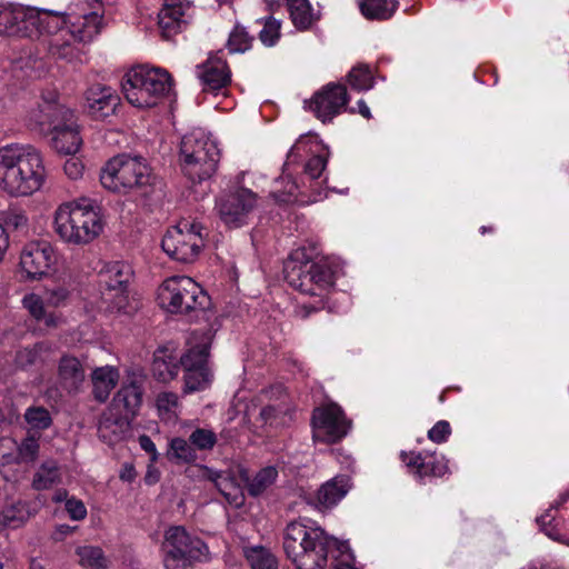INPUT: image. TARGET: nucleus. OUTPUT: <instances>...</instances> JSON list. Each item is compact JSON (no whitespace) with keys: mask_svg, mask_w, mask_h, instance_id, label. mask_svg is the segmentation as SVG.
I'll return each instance as SVG.
<instances>
[{"mask_svg":"<svg viewBox=\"0 0 569 569\" xmlns=\"http://www.w3.org/2000/svg\"><path fill=\"white\" fill-rule=\"evenodd\" d=\"M209 347V338L206 337L200 343L191 346L190 349L180 357V363L186 371V392L202 390L210 383L211 372L207 365Z\"/></svg>","mask_w":569,"mask_h":569,"instance_id":"dca6fc26","label":"nucleus"},{"mask_svg":"<svg viewBox=\"0 0 569 569\" xmlns=\"http://www.w3.org/2000/svg\"><path fill=\"white\" fill-rule=\"evenodd\" d=\"M281 23L274 18H268L264 22L262 30L260 31V40L266 46H273L280 36Z\"/></svg>","mask_w":569,"mask_h":569,"instance_id":"3c124183","label":"nucleus"},{"mask_svg":"<svg viewBox=\"0 0 569 569\" xmlns=\"http://www.w3.org/2000/svg\"><path fill=\"white\" fill-rule=\"evenodd\" d=\"M351 421L337 403H328L313 410L312 438L315 441L335 443L345 438Z\"/></svg>","mask_w":569,"mask_h":569,"instance_id":"2eb2a0df","label":"nucleus"},{"mask_svg":"<svg viewBox=\"0 0 569 569\" xmlns=\"http://www.w3.org/2000/svg\"><path fill=\"white\" fill-rule=\"evenodd\" d=\"M64 173L72 180H77L82 177L84 167L78 158H70L64 162Z\"/></svg>","mask_w":569,"mask_h":569,"instance_id":"4d7b16f0","label":"nucleus"},{"mask_svg":"<svg viewBox=\"0 0 569 569\" xmlns=\"http://www.w3.org/2000/svg\"><path fill=\"white\" fill-rule=\"evenodd\" d=\"M156 407L162 420H174L180 407L178 395L170 391L160 392L156 399Z\"/></svg>","mask_w":569,"mask_h":569,"instance_id":"a19ab883","label":"nucleus"},{"mask_svg":"<svg viewBox=\"0 0 569 569\" xmlns=\"http://www.w3.org/2000/svg\"><path fill=\"white\" fill-rule=\"evenodd\" d=\"M401 459L409 472L419 481H425L430 477H442L448 472V465L443 456L427 452H402Z\"/></svg>","mask_w":569,"mask_h":569,"instance_id":"412c9836","label":"nucleus"},{"mask_svg":"<svg viewBox=\"0 0 569 569\" xmlns=\"http://www.w3.org/2000/svg\"><path fill=\"white\" fill-rule=\"evenodd\" d=\"M166 569H188L192 560L207 557L208 548L202 540L190 536L181 526L170 527L162 545Z\"/></svg>","mask_w":569,"mask_h":569,"instance_id":"9d476101","label":"nucleus"},{"mask_svg":"<svg viewBox=\"0 0 569 569\" xmlns=\"http://www.w3.org/2000/svg\"><path fill=\"white\" fill-rule=\"evenodd\" d=\"M9 248V234L4 227L0 223V262L2 261L6 251Z\"/></svg>","mask_w":569,"mask_h":569,"instance_id":"680f3d73","label":"nucleus"},{"mask_svg":"<svg viewBox=\"0 0 569 569\" xmlns=\"http://www.w3.org/2000/svg\"><path fill=\"white\" fill-rule=\"evenodd\" d=\"M278 477V471L274 467H266L261 469L251 480L246 470H240V478L248 486V491L251 496H259L270 488Z\"/></svg>","mask_w":569,"mask_h":569,"instance_id":"e433bc0d","label":"nucleus"},{"mask_svg":"<svg viewBox=\"0 0 569 569\" xmlns=\"http://www.w3.org/2000/svg\"><path fill=\"white\" fill-rule=\"evenodd\" d=\"M157 300L163 310L186 315L202 311L210 302L200 284L187 276L167 278L158 288Z\"/></svg>","mask_w":569,"mask_h":569,"instance_id":"1a4fd4ad","label":"nucleus"},{"mask_svg":"<svg viewBox=\"0 0 569 569\" xmlns=\"http://www.w3.org/2000/svg\"><path fill=\"white\" fill-rule=\"evenodd\" d=\"M132 268L123 261L104 262L98 277L102 288V299L109 303L111 312H126L128 306L127 287L132 277Z\"/></svg>","mask_w":569,"mask_h":569,"instance_id":"ddd939ff","label":"nucleus"},{"mask_svg":"<svg viewBox=\"0 0 569 569\" xmlns=\"http://www.w3.org/2000/svg\"><path fill=\"white\" fill-rule=\"evenodd\" d=\"M10 438H1L0 439V453L2 455V449L6 447V442H10Z\"/></svg>","mask_w":569,"mask_h":569,"instance_id":"774afa93","label":"nucleus"},{"mask_svg":"<svg viewBox=\"0 0 569 569\" xmlns=\"http://www.w3.org/2000/svg\"><path fill=\"white\" fill-rule=\"evenodd\" d=\"M69 291L63 287H56L47 291V302L51 306L59 307L66 302Z\"/></svg>","mask_w":569,"mask_h":569,"instance_id":"13d9d810","label":"nucleus"},{"mask_svg":"<svg viewBox=\"0 0 569 569\" xmlns=\"http://www.w3.org/2000/svg\"><path fill=\"white\" fill-rule=\"evenodd\" d=\"M54 262V250L49 242L31 241L23 247L19 266L26 279L39 280L48 274Z\"/></svg>","mask_w":569,"mask_h":569,"instance_id":"a211bd4d","label":"nucleus"},{"mask_svg":"<svg viewBox=\"0 0 569 569\" xmlns=\"http://www.w3.org/2000/svg\"><path fill=\"white\" fill-rule=\"evenodd\" d=\"M306 138L301 137L289 150L284 167L287 168L291 162H295L300 156V151L306 149Z\"/></svg>","mask_w":569,"mask_h":569,"instance_id":"bf43d9fd","label":"nucleus"},{"mask_svg":"<svg viewBox=\"0 0 569 569\" xmlns=\"http://www.w3.org/2000/svg\"><path fill=\"white\" fill-rule=\"evenodd\" d=\"M170 88L171 77L166 70L144 66L129 70L122 81L127 101L140 109L156 107Z\"/></svg>","mask_w":569,"mask_h":569,"instance_id":"6e6552de","label":"nucleus"},{"mask_svg":"<svg viewBox=\"0 0 569 569\" xmlns=\"http://www.w3.org/2000/svg\"><path fill=\"white\" fill-rule=\"evenodd\" d=\"M293 26L299 30L309 29L318 19L309 0H286Z\"/></svg>","mask_w":569,"mask_h":569,"instance_id":"f704fd0d","label":"nucleus"},{"mask_svg":"<svg viewBox=\"0 0 569 569\" xmlns=\"http://www.w3.org/2000/svg\"><path fill=\"white\" fill-rule=\"evenodd\" d=\"M198 77L203 89L212 92L224 89L231 81L230 69L218 53L210 56L203 64L198 67Z\"/></svg>","mask_w":569,"mask_h":569,"instance_id":"b1692460","label":"nucleus"},{"mask_svg":"<svg viewBox=\"0 0 569 569\" xmlns=\"http://www.w3.org/2000/svg\"><path fill=\"white\" fill-rule=\"evenodd\" d=\"M46 180L40 151L31 144L9 143L0 148V189L12 197L39 191Z\"/></svg>","mask_w":569,"mask_h":569,"instance_id":"f257e3e1","label":"nucleus"},{"mask_svg":"<svg viewBox=\"0 0 569 569\" xmlns=\"http://www.w3.org/2000/svg\"><path fill=\"white\" fill-rule=\"evenodd\" d=\"M19 418V415L12 410L8 418H0V427H2L4 423H13Z\"/></svg>","mask_w":569,"mask_h":569,"instance_id":"0e129e2a","label":"nucleus"},{"mask_svg":"<svg viewBox=\"0 0 569 569\" xmlns=\"http://www.w3.org/2000/svg\"><path fill=\"white\" fill-rule=\"evenodd\" d=\"M451 429L449 422L441 420L438 421L429 431L428 437L431 441L441 443L447 440Z\"/></svg>","mask_w":569,"mask_h":569,"instance_id":"5fc2aeb1","label":"nucleus"},{"mask_svg":"<svg viewBox=\"0 0 569 569\" xmlns=\"http://www.w3.org/2000/svg\"><path fill=\"white\" fill-rule=\"evenodd\" d=\"M168 456L170 459H176L183 462H190L197 458L192 445L188 443V441L182 438H173L170 441Z\"/></svg>","mask_w":569,"mask_h":569,"instance_id":"a18cd8bd","label":"nucleus"},{"mask_svg":"<svg viewBox=\"0 0 569 569\" xmlns=\"http://www.w3.org/2000/svg\"><path fill=\"white\" fill-rule=\"evenodd\" d=\"M347 80L350 87L357 91H368L372 89L375 84L372 70L367 64L353 67L349 71Z\"/></svg>","mask_w":569,"mask_h":569,"instance_id":"ea45409f","label":"nucleus"},{"mask_svg":"<svg viewBox=\"0 0 569 569\" xmlns=\"http://www.w3.org/2000/svg\"><path fill=\"white\" fill-rule=\"evenodd\" d=\"M203 247L200 224L187 220L169 228L161 241L162 250L171 259L183 263L196 261Z\"/></svg>","mask_w":569,"mask_h":569,"instance_id":"9b49d317","label":"nucleus"},{"mask_svg":"<svg viewBox=\"0 0 569 569\" xmlns=\"http://www.w3.org/2000/svg\"><path fill=\"white\" fill-rule=\"evenodd\" d=\"M120 373L113 366L97 367L91 372L92 393L97 401L104 402L119 382Z\"/></svg>","mask_w":569,"mask_h":569,"instance_id":"c85d7f7f","label":"nucleus"},{"mask_svg":"<svg viewBox=\"0 0 569 569\" xmlns=\"http://www.w3.org/2000/svg\"><path fill=\"white\" fill-rule=\"evenodd\" d=\"M328 156L329 152L323 150V152L311 157L305 166V174L311 180L319 179L327 167Z\"/></svg>","mask_w":569,"mask_h":569,"instance_id":"8fccbe9b","label":"nucleus"},{"mask_svg":"<svg viewBox=\"0 0 569 569\" xmlns=\"http://www.w3.org/2000/svg\"><path fill=\"white\" fill-rule=\"evenodd\" d=\"M349 480L346 477H336L323 483L317 491L316 506L320 510L336 506L348 492Z\"/></svg>","mask_w":569,"mask_h":569,"instance_id":"7c9ffc66","label":"nucleus"},{"mask_svg":"<svg viewBox=\"0 0 569 569\" xmlns=\"http://www.w3.org/2000/svg\"><path fill=\"white\" fill-rule=\"evenodd\" d=\"M251 38L244 28L236 26L228 40V49L232 53L244 52L250 48Z\"/></svg>","mask_w":569,"mask_h":569,"instance_id":"de8ad7c7","label":"nucleus"},{"mask_svg":"<svg viewBox=\"0 0 569 569\" xmlns=\"http://www.w3.org/2000/svg\"><path fill=\"white\" fill-rule=\"evenodd\" d=\"M299 187L296 181L289 174L283 173L279 179L274 181L273 189L271 191L272 198L279 203H291V202H316L321 199V194L318 193L309 200L299 199Z\"/></svg>","mask_w":569,"mask_h":569,"instance_id":"473e14b6","label":"nucleus"},{"mask_svg":"<svg viewBox=\"0 0 569 569\" xmlns=\"http://www.w3.org/2000/svg\"><path fill=\"white\" fill-rule=\"evenodd\" d=\"M260 418L266 425L274 428L283 427L291 420L288 407L282 405L263 407L260 411Z\"/></svg>","mask_w":569,"mask_h":569,"instance_id":"37998d69","label":"nucleus"},{"mask_svg":"<svg viewBox=\"0 0 569 569\" xmlns=\"http://www.w3.org/2000/svg\"><path fill=\"white\" fill-rule=\"evenodd\" d=\"M67 497H68V492L66 490H58L53 495L52 500L54 502H61V501H64V500L67 501L68 500Z\"/></svg>","mask_w":569,"mask_h":569,"instance_id":"338daca9","label":"nucleus"},{"mask_svg":"<svg viewBox=\"0 0 569 569\" xmlns=\"http://www.w3.org/2000/svg\"><path fill=\"white\" fill-rule=\"evenodd\" d=\"M9 443L16 445V452H3L1 455L3 465H32L39 458L40 443L33 435H28L19 443L12 439Z\"/></svg>","mask_w":569,"mask_h":569,"instance_id":"c756f323","label":"nucleus"},{"mask_svg":"<svg viewBox=\"0 0 569 569\" xmlns=\"http://www.w3.org/2000/svg\"><path fill=\"white\" fill-rule=\"evenodd\" d=\"M76 553L79 557V563L82 567L90 569H106L108 567L109 561L100 547H78Z\"/></svg>","mask_w":569,"mask_h":569,"instance_id":"58836bf2","label":"nucleus"},{"mask_svg":"<svg viewBox=\"0 0 569 569\" xmlns=\"http://www.w3.org/2000/svg\"><path fill=\"white\" fill-rule=\"evenodd\" d=\"M556 509L553 507H551L549 510H547L543 515H541L537 521L539 523V526L541 527V529L545 531V533L553 539V540H559L560 539V533H559V530L557 528V523L553 525L555 520H556Z\"/></svg>","mask_w":569,"mask_h":569,"instance_id":"603ef678","label":"nucleus"},{"mask_svg":"<svg viewBox=\"0 0 569 569\" xmlns=\"http://www.w3.org/2000/svg\"><path fill=\"white\" fill-rule=\"evenodd\" d=\"M141 402L142 391L140 387L136 383H130L118 390L108 408L116 413L126 416L131 421L137 415Z\"/></svg>","mask_w":569,"mask_h":569,"instance_id":"bb28decb","label":"nucleus"},{"mask_svg":"<svg viewBox=\"0 0 569 569\" xmlns=\"http://www.w3.org/2000/svg\"><path fill=\"white\" fill-rule=\"evenodd\" d=\"M320 256L321 250L315 242L303 243L290 253L284 263V277L290 287L321 297L333 286V272Z\"/></svg>","mask_w":569,"mask_h":569,"instance_id":"20e7f679","label":"nucleus"},{"mask_svg":"<svg viewBox=\"0 0 569 569\" xmlns=\"http://www.w3.org/2000/svg\"><path fill=\"white\" fill-rule=\"evenodd\" d=\"M87 369V357H76L71 353L62 355L57 367L59 386L69 393L79 392L86 382Z\"/></svg>","mask_w":569,"mask_h":569,"instance_id":"aec40b11","label":"nucleus"},{"mask_svg":"<svg viewBox=\"0 0 569 569\" xmlns=\"http://www.w3.org/2000/svg\"><path fill=\"white\" fill-rule=\"evenodd\" d=\"M139 445L140 447L148 453L151 455V460H157V449L154 442L151 440L150 437L142 435L139 437Z\"/></svg>","mask_w":569,"mask_h":569,"instance_id":"052dcab7","label":"nucleus"},{"mask_svg":"<svg viewBox=\"0 0 569 569\" xmlns=\"http://www.w3.org/2000/svg\"><path fill=\"white\" fill-rule=\"evenodd\" d=\"M217 207L221 220L228 227L239 228L256 207V194L247 188H239L221 197Z\"/></svg>","mask_w":569,"mask_h":569,"instance_id":"6ab92c4d","label":"nucleus"},{"mask_svg":"<svg viewBox=\"0 0 569 569\" xmlns=\"http://www.w3.org/2000/svg\"><path fill=\"white\" fill-rule=\"evenodd\" d=\"M189 441L200 450H210L217 442V436L212 430L198 428L190 435Z\"/></svg>","mask_w":569,"mask_h":569,"instance_id":"09e8293b","label":"nucleus"},{"mask_svg":"<svg viewBox=\"0 0 569 569\" xmlns=\"http://www.w3.org/2000/svg\"><path fill=\"white\" fill-rule=\"evenodd\" d=\"M357 106H358V112L366 119H370L371 118V112H370V109L369 107L367 106V103L363 101V100H359L357 102Z\"/></svg>","mask_w":569,"mask_h":569,"instance_id":"e2e57ef3","label":"nucleus"},{"mask_svg":"<svg viewBox=\"0 0 569 569\" xmlns=\"http://www.w3.org/2000/svg\"><path fill=\"white\" fill-rule=\"evenodd\" d=\"M53 229L63 242L86 246L102 233L103 220L93 200L79 198L63 202L56 209Z\"/></svg>","mask_w":569,"mask_h":569,"instance_id":"7ed1b4c3","label":"nucleus"},{"mask_svg":"<svg viewBox=\"0 0 569 569\" xmlns=\"http://www.w3.org/2000/svg\"><path fill=\"white\" fill-rule=\"evenodd\" d=\"M333 547L348 548L309 519L292 521L286 527L283 549L297 569H323Z\"/></svg>","mask_w":569,"mask_h":569,"instance_id":"f03ea898","label":"nucleus"},{"mask_svg":"<svg viewBox=\"0 0 569 569\" xmlns=\"http://www.w3.org/2000/svg\"><path fill=\"white\" fill-rule=\"evenodd\" d=\"M192 16V8L188 0H164L160 10L159 27L164 38L169 39L178 33Z\"/></svg>","mask_w":569,"mask_h":569,"instance_id":"4be33fe9","label":"nucleus"},{"mask_svg":"<svg viewBox=\"0 0 569 569\" xmlns=\"http://www.w3.org/2000/svg\"><path fill=\"white\" fill-rule=\"evenodd\" d=\"M60 481L61 475L58 463L56 461L49 460L44 461L34 473L32 479V488L38 491L47 490Z\"/></svg>","mask_w":569,"mask_h":569,"instance_id":"4c0bfd02","label":"nucleus"},{"mask_svg":"<svg viewBox=\"0 0 569 569\" xmlns=\"http://www.w3.org/2000/svg\"><path fill=\"white\" fill-rule=\"evenodd\" d=\"M46 10L9 6L0 9V36L38 39L41 23L54 27V20H47Z\"/></svg>","mask_w":569,"mask_h":569,"instance_id":"f8f14e48","label":"nucleus"},{"mask_svg":"<svg viewBox=\"0 0 569 569\" xmlns=\"http://www.w3.org/2000/svg\"><path fill=\"white\" fill-rule=\"evenodd\" d=\"M66 510L72 520H82L87 516V509L81 500L71 498L66 501Z\"/></svg>","mask_w":569,"mask_h":569,"instance_id":"6e6d98bb","label":"nucleus"},{"mask_svg":"<svg viewBox=\"0 0 569 569\" xmlns=\"http://www.w3.org/2000/svg\"><path fill=\"white\" fill-rule=\"evenodd\" d=\"M64 28L70 29L82 42H90L102 28V14L98 10L62 13Z\"/></svg>","mask_w":569,"mask_h":569,"instance_id":"5701e85b","label":"nucleus"},{"mask_svg":"<svg viewBox=\"0 0 569 569\" xmlns=\"http://www.w3.org/2000/svg\"><path fill=\"white\" fill-rule=\"evenodd\" d=\"M220 156L218 140L202 128L191 130L181 139L180 166L184 176L192 182L209 179L217 170Z\"/></svg>","mask_w":569,"mask_h":569,"instance_id":"423d86ee","label":"nucleus"},{"mask_svg":"<svg viewBox=\"0 0 569 569\" xmlns=\"http://www.w3.org/2000/svg\"><path fill=\"white\" fill-rule=\"evenodd\" d=\"M179 357L168 348H159L154 352L152 371L163 382L174 379L179 372Z\"/></svg>","mask_w":569,"mask_h":569,"instance_id":"2f4dec72","label":"nucleus"},{"mask_svg":"<svg viewBox=\"0 0 569 569\" xmlns=\"http://www.w3.org/2000/svg\"><path fill=\"white\" fill-rule=\"evenodd\" d=\"M204 478L214 483L217 489L224 496L229 503L239 507L243 502L240 476L236 478L230 471H216L209 468L203 469Z\"/></svg>","mask_w":569,"mask_h":569,"instance_id":"a878e982","label":"nucleus"},{"mask_svg":"<svg viewBox=\"0 0 569 569\" xmlns=\"http://www.w3.org/2000/svg\"><path fill=\"white\" fill-rule=\"evenodd\" d=\"M100 182L111 192L129 194L142 191L153 182L151 169L142 157L119 154L101 169Z\"/></svg>","mask_w":569,"mask_h":569,"instance_id":"0eeeda50","label":"nucleus"},{"mask_svg":"<svg viewBox=\"0 0 569 569\" xmlns=\"http://www.w3.org/2000/svg\"><path fill=\"white\" fill-rule=\"evenodd\" d=\"M134 477L133 468L132 467H126L124 470L121 472L120 478L122 480L131 481Z\"/></svg>","mask_w":569,"mask_h":569,"instance_id":"69168bd1","label":"nucleus"},{"mask_svg":"<svg viewBox=\"0 0 569 569\" xmlns=\"http://www.w3.org/2000/svg\"><path fill=\"white\" fill-rule=\"evenodd\" d=\"M87 108L96 119H103L114 112L118 97L110 87L92 86L86 93Z\"/></svg>","mask_w":569,"mask_h":569,"instance_id":"393cba45","label":"nucleus"},{"mask_svg":"<svg viewBox=\"0 0 569 569\" xmlns=\"http://www.w3.org/2000/svg\"><path fill=\"white\" fill-rule=\"evenodd\" d=\"M247 561L252 569H277L274 556L263 547H251L244 551Z\"/></svg>","mask_w":569,"mask_h":569,"instance_id":"79ce46f5","label":"nucleus"},{"mask_svg":"<svg viewBox=\"0 0 569 569\" xmlns=\"http://www.w3.org/2000/svg\"><path fill=\"white\" fill-rule=\"evenodd\" d=\"M30 122L51 134L52 147L60 153L74 154L79 151L82 139L77 118L70 108L58 101L43 100L29 114Z\"/></svg>","mask_w":569,"mask_h":569,"instance_id":"39448f33","label":"nucleus"},{"mask_svg":"<svg viewBox=\"0 0 569 569\" xmlns=\"http://www.w3.org/2000/svg\"><path fill=\"white\" fill-rule=\"evenodd\" d=\"M23 307L34 317L37 320L46 317L44 306L42 299L34 293L27 295L22 300Z\"/></svg>","mask_w":569,"mask_h":569,"instance_id":"864d4df0","label":"nucleus"},{"mask_svg":"<svg viewBox=\"0 0 569 569\" xmlns=\"http://www.w3.org/2000/svg\"><path fill=\"white\" fill-rule=\"evenodd\" d=\"M361 13L369 20H387L398 9L397 0H362L359 3Z\"/></svg>","mask_w":569,"mask_h":569,"instance_id":"c9c22d12","label":"nucleus"},{"mask_svg":"<svg viewBox=\"0 0 569 569\" xmlns=\"http://www.w3.org/2000/svg\"><path fill=\"white\" fill-rule=\"evenodd\" d=\"M24 420L31 430H46L52 425L50 412L39 406L29 407L24 412Z\"/></svg>","mask_w":569,"mask_h":569,"instance_id":"c03bdc74","label":"nucleus"},{"mask_svg":"<svg viewBox=\"0 0 569 569\" xmlns=\"http://www.w3.org/2000/svg\"><path fill=\"white\" fill-rule=\"evenodd\" d=\"M348 102L349 97L345 86L328 83L317 91L309 101L306 100L305 107L325 123L340 114Z\"/></svg>","mask_w":569,"mask_h":569,"instance_id":"f3484780","label":"nucleus"},{"mask_svg":"<svg viewBox=\"0 0 569 569\" xmlns=\"http://www.w3.org/2000/svg\"><path fill=\"white\" fill-rule=\"evenodd\" d=\"M49 346L44 342L36 343L32 347H26L17 351L16 363L20 368L33 365L42 352L49 351Z\"/></svg>","mask_w":569,"mask_h":569,"instance_id":"49530a36","label":"nucleus"},{"mask_svg":"<svg viewBox=\"0 0 569 569\" xmlns=\"http://www.w3.org/2000/svg\"><path fill=\"white\" fill-rule=\"evenodd\" d=\"M130 422L131 421H129L126 416L116 413L111 409L107 408L102 413L98 426L100 439L109 445L120 441L128 431Z\"/></svg>","mask_w":569,"mask_h":569,"instance_id":"cd10ccee","label":"nucleus"},{"mask_svg":"<svg viewBox=\"0 0 569 569\" xmlns=\"http://www.w3.org/2000/svg\"><path fill=\"white\" fill-rule=\"evenodd\" d=\"M46 17L49 18L50 22L54 20V27L41 23V36L47 34L48 53L54 59L67 62L80 60L82 56L81 44L83 43L70 29L64 28L63 14L61 12L46 11Z\"/></svg>","mask_w":569,"mask_h":569,"instance_id":"4468645a","label":"nucleus"},{"mask_svg":"<svg viewBox=\"0 0 569 569\" xmlns=\"http://www.w3.org/2000/svg\"><path fill=\"white\" fill-rule=\"evenodd\" d=\"M32 516L29 505L24 501H17L6 507L0 512V530L11 528L17 529L23 526Z\"/></svg>","mask_w":569,"mask_h":569,"instance_id":"72a5a7b5","label":"nucleus"}]
</instances>
